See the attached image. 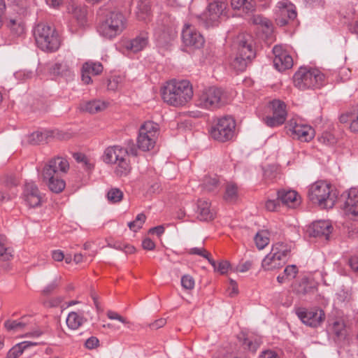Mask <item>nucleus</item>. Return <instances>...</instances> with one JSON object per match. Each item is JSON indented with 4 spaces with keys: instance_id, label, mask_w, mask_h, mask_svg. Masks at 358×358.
<instances>
[{
    "instance_id": "f257e3e1",
    "label": "nucleus",
    "mask_w": 358,
    "mask_h": 358,
    "mask_svg": "<svg viewBox=\"0 0 358 358\" xmlns=\"http://www.w3.org/2000/svg\"><path fill=\"white\" fill-rule=\"evenodd\" d=\"M165 102L173 106L185 105L193 96V89L187 80H171L166 83L162 92Z\"/></svg>"
},
{
    "instance_id": "f03ea898",
    "label": "nucleus",
    "mask_w": 358,
    "mask_h": 358,
    "mask_svg": "<svg viewBox=\"0 0 358 358\" xmlns=\"http://www.w3.org/2000/svg\"><path fill=\"white\" fill-rule=\"evenodd\" d=\"M33 34L38 47L43 51L55 52L61 44L59 35L57 30L45 23L36 24Z\"/></svg>"
},
{
    "instance_id": "7ed1b4c3",
    "label": "nucleus",
    "mask_w": 358,
    "mask_h": 358,
    "mask_svg": "<svg viewBox=\"0 0 358 358\" xmlns=\"http://www.w3.org/2000/svg\"><path fill=\"white\" fill-rule=\"evenodd\" d=\"M308 196L313 203L324 209L332 208L336 201L331 185L323 180L317 181L309 187Z\"/></svg>"
},
{
    "instance_id": "20e7f679",
    "label": "nucleus",
    "mask_w": 358,
    "mask_h": 358,
    "mask_svg": "<svg viewBox=\"0 0 358 358\" xmlns=\"http://www.w3.org/2000/svg\"><path fill=\"white\" fill-rule=\"evenodd\" d=\"M255 55L251 36H238L237 38V53L231 65L236 71H244L248 64L255 57Z\"/></svg>"
},
{
    "instance_id": "39448f33",
    "label": "nucleus",
    "mask_w": 358,
    "mask_h": 358,
    "mask_svg": "<svg viewBox=\"0 0 358 358\" xmlns=\"http://www.w3.org/2000/svg\"><path fill=\"white\" fill-rule=\"evenodd\" d=\"M126 26L124 15L120 11L113 10L106 14L98 27V31L103 37L113 39L120 35Z\"/></svg>"
},
{
    "instance_id": "423d86ee",
    "label": "nucleus",
    "mask_w": 358,
    "mask_h": 358,
    "mask_svg": "<svg viewBox=\"0 0 358 358\" xmlns=\"http://www.w3.org/2000/svg\"><path fill=\"white\" fill-rule=\"evenodd\" d=\"M295 87L301 90L320 88L324 85L325 76L317 69L301 67L294 75Z\"/></svg>"
},
{
    "instance_id": "0eeeda50",
    "label": "nucleus",
    "mask_w": 358,
    "mask_h": 358,
    "mask_svg": "<svg viewBox=\"0 0 358 358\" xmlns=\"http://www.w3.org/2000/svg\"><path fill=\"white\" fill-rule=\"evenodd\" d=\"M228 4L227 0H213L199 16L201 24L206 28L218 26L222 17L228 15Z\"/></svg>"
},
{
    "instance_id": "6e6552de",
    "label": "nucleus",
    "mask_w": 358,
    "mask_h": 358,
    "mask_svg": "<svg viewBox=\"0 0 358 358\" xmlns=\"http://www.w3.org/2000/svg\"><path fill=\"white\" fill-rule=\"evenodd\" d=\"M103 162L107 164H115L117 176H126L130 170L129 161L127 159V150L119 145L107 148L103 156Z\"/></svg>"
},
{
    "instance_id": "1a4fd4ad",
    "label": "nucleus",
    "mask_w": 358,
    "mask_h": 358,
    "mask_svg": "<svg viewBox=\"0 0 358 358\" xmlns=\"http://www.w3.org/2000/svg\"><path fill=\"white\" fill-rule=\"evenodd\" d=\"M224 92L222 88L210 87L203 89L196 100V106L204 109L214 110L226 103Z\"/></svg>"
},
{
    "instance_id": "9d476101",
    "label": "nucleus",
    "mask_w": 358,
    "mask_h": 358,
    "mask_svg": "<svg viewBox=\"0 0 358 358\" xmlns=\"http://www.w3.org/2000/svg\"><path fill=\"white\" fill-rule=\"evenodd\" d=\"M235 129V120L227 115L218 118L211 126L209 132L213 139L224 143L233 138Z\"/></svg>"
},
{
    "instance_id": "9b49d317",
    "label": "nucleus",
    "mask_w": 358,
    "mask_h": 358,
    "mask_svg": "<svg viewBox=\"0 0 358 358\" xmlns=\"http://www.w3.org/2000/svg\"><path fill=\"white\" fill-rule=\"evenodd\" d=\"M266 109L269 114L264 117L262 120L267 127L273 128L285 123L287 113L283 101L273 99L268 103Z\"/></svg>"
},
{
    "instance_id": "f8f14e48",
    "label": "nucleus",
    "mask_w": 358,
    "mask_h": 358,
    "mask_svg": "<svg viewBox=\"0 0 358 358\" xmlns=\"http://www.w3.org/2000/svg\"><path fill=\"white\" fill-rule=\"evenodd\" d=\"M159 135V127L153 122H146L139 129L137 138L138 148L142 151L152 150Z\"/></svg>"
},
{
    "instance_id": "ddd939ff",
    "label": "nucleus",
    "mask_w": 358,
    "mask_h": 358,
    "mask_svg": "<svg viewBox=\"0 0 358 358\" xmlns=\"http://www.w3.org/2000/svg\"><path fill=\"white\" fill-rule=\"evenodd\" d=\"M275 15L278 26L284 27L293 23L297 16L296 7L289 1L282 0L275 6Z\"/></svg>"
},
{
    "instance_id": "4468645a",
    "label": "nucleus",
    "mask_w": 358,
    "mask_h": 358,
    "mask_svg": "<svg viewBox=\"0 0 358 358\" xmlns=\"http://www.w3.org/2000/svg\"><path fill=\"white\" fill-rule=\"evenodd\" d=\"M286 128L293 138L303 142H309L315 136V130L312 127L298 124L294 120H290Z\"/></svg>"
},
{
    "instance_id": "2eb2a0df",
    "label": "nucleus",
    "mask_w": 358,
    "mask_h": 358,
    "mask_svg": "<svg viewBox=\"0 0 358 358\" xmlns=\"http://www.w3.org/2000/svg\"><path fill=\"white\" fill-rule=\"evenodd\" d=\"M181 35L182 43L187 48L199 49L205 43L203 36L189 24H185Z\"/></svg>"
},
{
    "instance_id": "dca6fc26",
    "label": "nucleus",
    "mask_w": 358,
    "mask_h": 358,
    "mask_svg": "<svg viewBox=\"0 0 358 358\" xmlns=\"http://www.w3.org/2000/svg\"><path fill=\"white\" fill-rule=\"evenodd\" d=\"M296 314L303 324L311 327L320 326L325 317V314L321 309L308 310L300 308L296 310Z\"/></svg>"
},
{
    "instance_id": "f3484780",
    "label": "nucleus",
    "mask_w": 358,
    "mask_h": 358,
    "mask_svg": "<svg viewBox=\"0 0 358 358\" xmlns=\"http://www.w3.org/2000/svg\"><path fill=\"white\" fill-rule=\"evenodd\" d=\"M69 169V164L65 158L55 157L43 167L42 176L43 177H50V175L62 176L67 173Z\"/></svg>"
},
{
    "instance_id": "a211bd4d",
    "label": "nucleus",
    "mask_w": 358,
    "mask_h": 358,
    "mask_svg": "<svg viewBox=\"0 0 358 358\" xmlns=\"http://www.w3.org/2000/svg\"><path fill=\"white\" fill-rule=\"evenodd\" d=\"M274 55L273 65L278 71H283L292 68L293 59L282 45H276L273 48Z\"/></svg>"
},
{
    "instance_id": "6ab92c4d",
    "label": "nucleus",
    "mask_w": 358,
    "mask_h": 358,
    "mask_svg": "<svg viewBox=\"0 0 358 358\" xmlns=\"http://www.w3.org/2000/svg\"><path fill=\"white\" fill-rule=\"evenodd\" d=\"M23 199L26 204L30 208H36L41 204L42 194L35 182H26L23 191Z\"/></svg>"
},
{
    "instance_id": "aec40b11",
    "label": "nucleus",
    "mask_w": 358,
    "mask_h": 358,
    "mask_svg": "<svg viewBox=\"0 0 358 358\" xmlns=\"http://www.w3.org/2000/svg\"><path fill=\"white\" fill-rule=\"evenodd\" d=\"M332 230L333 227L329 221L318 220L309 227L308 233L310 236L327 241Z\"/></svg>"
},
{
    "instance_id": "412c9836",
    "label": "nucleus",
    "mask_w": 358,
    "mask_h": 358,
    "mask_svg": "<svg viewBox=\"0 0 358 358\" xmlns=\"http://www.w3.org/2000/svg\"><path fill=\"white\" fill-rule=\"evenodd\" d=\"M103 70V65L99 62L87 61L83 64L81 69V79L85 84L92 83L91 76H98Z\"/></svg>"
},
{
    "instance_id": "4be33fe9",
    "label": "nucleus",
    "mask_w": 358,
    "mask_h": 358,
    "mask_svg": "<svg viewBox=\"0 0 358 358\" xmlns=\"http://www.w3.org/2000/svg\"><path fill=\"white\" fill-rule=\"evenodd\" d=\"M345 197L343 208L348 214H350L358 219V190L355 188L350 189Z\"/></svg>"
},
{
    "instance_id": "5701e85b",
    "label": "nucleus",
    "mask_w": 358,
    "mask_h": 358,
    "mask_svg": "<svg viewBox=\"0 0 358 358\" xmlns=\"http://www.w3.org/2000/svg\"><path fill=\"white\" fill-rule=\"evenodd\" d=\"M148 44V33L141 31L134 38L126 45V48L133 52L143 50Z\"/></svg>"
},
{
    "instance_id": "b1692460",
    "label": "nucleus",
    "mask_w": 358,
    "mask_h": 358,
    "mask_svg": "<svg viewBox=\"0 0 358 358\" xmlns=\"http://www.w3.org/2000/svg\"><path fill=\"white\" fill-rule=\"evenodd\" d=\"M50 72L54 76L64 77L66 79H71L73 76L71 68L66 61L54 64L50 69Z\"/></svg>"
},
{
    "instance_id": "393cba45",
    "label": "nucleus",
    "mask_w": 358,
    "mask_h": 358,
    "mask_svg": "<svg viewBox=\"0 0 358 358\" xmlns=\"http://www.w3.org/2000/svg\"><path fill=\"white\" fill-rule=\"evenodd\" d=\"M210 203L208 201L199 199L197 201V217L201 221H210L214 218V214L210 208Z\"/></svg>"
},
{
    "instance_id": "a878e982",
    "label": "nucleus",
    "mask_w": 358,
    "mask_h": 358,
    "mask_svg": "<svg viewBox=\"0 0 358 358\" xmlns=\"http://www.w3.org/2000/svg\"><path fill=\"white\" fill-rule=\"evenodd\" d=\"M278 199L289 207H295L299 203L298 194L294 190L280 189L277 192Z\"/></svg>"
},
{
    "instance_id": "bb28decb",
    "label": "nucleus",
    "mask_w": 358,
    "mask_h": 358,
    "mask_svg": "<svg viewBox=\"0 0 358 358\" xmlns=\"http://www.w3.org/2000/svg\"><path fill=\"white\" fill-rule=\"evenodd\" d=\"M230 5L234 10H238L245 14L252 13L255 10V0H231Z\"/></svg>"
},
{
    "instance_id": "cd10ccee",
    "label": "nucleus",
    "mask_w": 358,
    "mask_h": 358,
    "mask_svg": "<svg viewBox=\"0 0 358 358\" xmlns=\"http://www.w3.org/2000/svg\"><path fill=\"white\" fill-rule=\"evenodd\" d=\"M285 264L284 260L275 255L271 251L264 258L262 262V267L267 271L280 268Z\"/></svg>"
},
{
    "instance_id": "c85d7f7f",
    "label": "nucleus",
    "mask_w": 358,
    "mask_h": 358,
    "mask_svg": "<svg viewBox=\"0 0 358 358\" xmlns=\"http://www.w3.org/2000/svg\"><path fill=\"white\" fill-rule=\"evenodd\" d=\"M329 331L339 340L345 339L348 335V329L344 321L336 319L329 323Z\"/></svg>"
},
{
    "instance_id": "c756f323",
    "label": "nucleus",
    "mask_w": 358,
    "mask_h": 358,
    "mask_svg": "<svg viewBox=\"0 0 358 358\" xmlns=\"http://www.w3.org/2000/svg\"><path fill=\"white\" fill-rule=\"evenodd\" d=\"M62 177V176L50 175V177H43V178L46 182L50 191L59 193L64 190L66 186L65 181Z\"/></svg>"
},
{
    "instance_id": "7c9ffc66",
    "label": "nucleus",
    "mask_w": 358,
    "mask_h": 358,
    "mask_svg": "<svg viewBox=\"0 0 358 358\" xmlns=\"http://www.w3.org/2000/svg\"><path fill=\"white\" fill-rule=\"evenodd\" d=\"M294 289L297 294L305 296L313 294L316 290V287L307 278H303L299 283L294 285Z\"/></svg>"
},
{
    "instance_id": "2f4dec72",
    "label": "nucleus",
    "mask_w": 358,
    "mask_h": 358,
    "mask_svg": "<svg viewBox=\"0 0 358 358\" xmlns=\"http://www.w3.org/2000/svg\"><path fill=\"white\" fill-rule=\"evenodd\" d=\"M292 250V245L283 242H278L273 245L271 252L277 257H280L286 263L287 257Z\"/></svg>"
},
{
    "instance_id": "473e14b6",
    "label": "nucleus",
    "mask_w": 358,
    "mask_h": 358,
    "mask_svg": "<svg viewBox=\"0 0 358 358\" xmlns=\"http://www.w3.org/2000/svg\"><path fill=\"white\" fill-rule=\"evenodd\" d=\"M13 257V250L9 245L7 238L0 235V259L1 261H10Z\"/></svg>"
},
{
    "instance_id": "72a5a7b5",
    "label": "nucleus",
    "mask_w": 358,
    "mask_h": 358,
    "mask_svg": "<svg viewBox=\"0 0 358 358\" xmlns=\"http://www.w3.org/2000/svg\"><path fill=\"white\" fill-rule=\"evenodd\" d=\"M54 133L52 131L49 130H41L36 131L31 134L28 136V141L31 144H40L41 143L47 141L48 138L52 137Z\"/></svg>"
},
{
    "instance_id": "f704fd0d",
    "label": "nucleus",
    "mask_w": 358,
    "mask_h": 358,
    "mask_svg": "<svg viewBox=\"0 0 358 358\" xmlns=\"http://www.w3.org/2000/svg\"><path fill=\"white\" fill-rule=\"evenodd\" d=\"M38 343L31 341H23L13 346L8 352L6 358H18L24 350L29 347L35 346Z\"/></svg>"
},
{
    "instance_id": "c9c22d12",
    "label": "nucleus",
    "mask_w": 358,
    "mask_h": 358,
    "mask_svg": "<svg viewBox=\"0 0 358 358\" xmlns=\"http://www.w3.org/2000/svg\"><path fill=\"white\" fill-rule=\"evenodd\" d=\"M108 106V103L100 100H92L86 102L81 108L90 113H96L105 110Z\"/></svg>"
},
{
    "instance_id": "e433bc0d",
    "label": "nucleus",
    "mask_w": 358,
    "mask_h": 358,
    "mask_svg": "<svg viewBox=\"0 0 358 358\" xmlns=\"http://www.w3.org/2000/svg\"><path fill=\"white\" fill-rule=\"evenodd\" d=\"M86 319L81 315L78 314L76 312H71L69 313L66 318V324L71 329H78L85 322Z\"/></svg>"
},
{
    "instance_id": "4c0bfd02",
    "label": "nucleus",
    "mask_w": 358,
    "mask_h": 358,
    "mask_svg": "<svg viewBox=\"0 0 358 358\" xmlns=\"http://www.w3.org/2000/svg\"><path fill=\"white\" fill-rule=\"evenodd\" d=\"M136 16L139 20H146L150 15V5L148 0H140L136 7Z\"/></svg>"
},
{
    "instance_id": "58836bf2",
    "label": "nucleus",
    "mask_w": 358,
    "mask_h": 358,
    "mask_svg": "<svg viewBox=\"0 0 358 358\" xmlns=\"http://www.w3.org/2000/svg\"><path fill=\"white\" fill-rule=\"evenodd\" d=\"M27 324V317L24 316L20 320H6L4 327L9 331L17 332L23 329Z\"/></svg>"
},
{
    "instance_id": "ea45409f",
    "label": "nucleus",
    "mask_w": 358,
    "mask_h": 358,
    "mask_svg": "<svg viewBox=\"0 0 358 358\" xmlns=\"http://www.w3.org/2000/svg\"><path fill=\"white\" fill-rule=\"evenodd\" d=\"M220 182L216 176L205 178L203 183V188L205 191L215 194L218 192Z\"/></svg>"
},
{
    "instance_id": "a19ab883",
    "label": "nucleus",
    "mask_w": 358,
    "mask_h": 358,
    "mask_svg": "<svg viewBox=\"0 0 358 358\" xmlns=\"http://www.w3.org/2000/svg\"><path fill=\"white\" fill-rule=\"evenodd\" d=\"M238 197V187L234 183H228L226 185L224 199L226 201L235 202Z\"/></svg>"
},
{
    "instance_id": "79ce46f5",
    "label": "nucleus",
    "mask_w": 358,
    "mask_h": 358,
    "mask_svg": "<svg viewBox=\"0 0 358 358\" xmlns=\"http://www.w3.org/2000/svg\"><path fill=\"white\" fill-rule=\"evenodd\" d=\"M268 233L267 231H260L255 236V242L259 250L264 249L269 243Z\"/></svg>"
},
{
    "instance_id": "37998d69",
    "label": "nucleus",
    "mask_w": 358,
    "mask_h": 358,
    "mask_svg": "<svg viewBox=\"0 0 358 358\" xmlns=\"http://www.w3.org/2000/svg\"><path fill=\"white\" fill-rule=\"evenodd\" d=\"M8 27L11 32L16 36H20L24 31V24L14 19H10L8 22Z\"/></svg>"
},
{
    "instance_id": "c03bdc74",
    "label": "nucleus",
    "mask_w": 358,
    "mask_h": 358,
    "mask_svg": "<svg viewBox=\"0 0 358 358\" xmlns=\"http://www.w3.org/2000/svg\"><path fill=\"white\" fill-rule=\"evenodd\" d=\"M106 196L109 202L116 203L122 201L123 192L119 188L113 187L108 190Z\"/></svg>"
},
{
    "instance_id": "a18cd8bd",
    "label": "nucleus",
    "mask_w": 358,
    "mask_h": 358,
    "mask_svg": "<svg viewBox=\"0 0 358 358\" xmlns=\"http://www.w3.org/2000/svg\"><path fill=\"white\" fill-rule=\"evenodd\" d=\"M146 220L145 214L140 213L136 217L135 220L128 223L129 228L133 231H137L138 229L142 228L143 223Z\"/></svg>"
},
{
    "instance_id": "49530a36",
    "label": "nucleus",
    "mask_w": 358,
    "mask_h": 358,
    "mask_svg": "<svg viewBox=\"0 0 358 358\" xmlns=\"http://www.w3.org/2000/svg\"><path fill=\"white\" fill-rule=\"evenodd\" d=\"M318 141L326 145H333L336 143V138L332 133L324 131L318 138Z\"/></svg>"
},
{
    "instance_id": "de8ad7c7",
    "label": "nucleus",
    "mask_w": 358,
    "mask_h": 358,
    "mask_svg": "<svg viewBox=\"0 0 358 358\" xmlns=\"http://www.w3.org/2000/svg\"><path fill=\"white\" fill-rule=\"evenodd\" d=\"M350 129L352 131L358 133V106H356L350 115Z\"/></svg>"
},
{
    "instance_id": "09e8293b",
    "label": "nucleus",
    "mask_w": 358,
    "mask_h": 358,
    "mask_svg": "<svg viewBox=\"0 0 358 358\" xmlns=\"http://www.w3.org/2000/svg\"><path fill=\"white\" fill-rule=\"evenodd\" d=\"M73 17L76 18L78 23L83 26L86 22V10L79 7H76L73 11Z\"/></svg>"
},
{
    "instance_id": "8fccbe9b",
    "label": "nucleus",
    "mask_w": 358,
    "mask_h": 358,
    "mask_svg": "<svg viewBox=\"0 0 358 358\" xmlns=\"http://www.w3.org/2000/svg\"><path fill=\"white\" fill-rule=\"evenodd\" d=\"M73 157L77 162L83 163L86 169L90 170L93 168L92 164L90 162L85 155L80 152H75L73 153Z\"/></svg>"
},
{
    "instance_id": "3c124183",
    "label": "nucleus",
    "mask_w": 358,
    "mask_h": 358,
    "mask_svg": "<svg viewBox=\"0 0 358 358\" xmlns=\"http://www.w3.org/2000/svg\"><path fill=\"white\" fill-rule=\"evenodd\" d=\"M60 278H55L50 283L46 285L42 290L43 296L51 294L59 285Z\"/></svg>"
},
{
    "instance_id": "603ef678",
    "label": "nucleus",
    "mask_w": 358,
    "mask_h": 358,
    "mask_svg": "<svg viewBox=\"0 0 358 358\" xmlns=\"http://www.w3.org/2000/svg\"><path fill=\"white\" fill-rule=\"evenodd\" d=\"M299 272L298 268L296 265L292 264L288 265L284 270L283 274L289 280L295 278Z\"/></svg>"
},
{
    "instance_id": "864d4df0",
    "label": "nucleus",
    "mask_w": 358,
    "mask_h": 358,
    "mask_svg": "<svg viewBox=\"0 0 358 358\" xmlns=\"http://www.w3.org/2000/svg\"><path fill=\"white\" fill-rule=\"evenodd\" d=\"M194 280L189 275H184L181 278V285L185 289H192L194 287Z\"/></svg>"
},
{
    "instance_id": "5fc2aeb1",
    "label": "nucleus",
    "mask_w": 358,
    "mask_h": 358,
    "mask_svg": "<svg viewBox=\"0 0 358 358\" xmlns=\"http://www.w3.org/2000/svg\"><path fill=\"white\" fill-rule=\"evenodd\" d=\"M252 22L255 24H261L268 28L271 23L269 20L260 15H254L252 18Z\"/></svg>"
},
{
    "instance_id": "6e6d98bb",
    "label": "nucleus",
    "mask_w": 358,
    "mask_h": 358,
    "mask_svg": "<svg viewBox=\"0 0 358 358\" xmlns=\"http://www.w3.org/2000/svg\"><path fill=\"white\" fill-rule=\"evenodd\" d=\"M243 346L245 349L255 352L259 348V343L257 341H253L250 340L248 338H246L243 340Z\"/></svg>"
},
{
    "instance_id": "4d7b16f0",
    "label": "nucleus",
    "mask_w": 358,
    "mask_h": 358,
    "mask_svg": "<svg viewBox=\"0 0 358 358\" xmlns=\"http://www.w3.org/2000/svg\"><path fill=\"white\" fill-rule=\"evenodd\" d=\"M120 82L121 78L120 77H112L109 78L108 80V89L112 91L116 90Z\"/></svg>"
},
{
    "instance_id": "13d9d810",
    "label": "nucleus",
    "mask_w": 358,
    "mask_h": 358,
    "mask_svg": "<svg viewBox=\"0 0 358 358\" xmlns=\"http://www.w3.org/2000/svg\"><path fill=\"white\" fill-rule=\"evenodd\" d=\"M107 317L110 320H117L122 322V324H128L129 322L127 320L126 318L123 317L120 315H119L117 313L113 311V310H108L106 313Z\"/></svg>"
},
{
    "instance_id": "bf43d9fd",
    "label": "nucleus",
    "mask_w": 358,
    "mask_h": 358,
    "mask_svg": "<svg viewBox=\"0 0 358 358\" xmlns=\"http://www.w3.org/2000/svg\"><path fill=\"white\" fill-rule=\"evenodd\" d=\"M188 253L189 255H196L204 258H208L209 253L203 248H191Z\"/></svg>"
},
{
    "instance_id": "052dcab7",
    "label": "nucleus",
    "mask_w": 358,
    "mask_h": 358,
    "mask_svg": "<svg viewBox=\"0 0 358 358\" xmlns=\"http://www.w3.org/2000/svg\"><path fill=\"white\" fill-rule=\"evenodd\" d=\"M127 150V156L128 155H131L133 156L138 155V148L136 147L134 141L129 140L127 143V148H124Z\"/></svg>"
},
{
    "instance_id": "680f3d73",
    "label": "nucleus",
    "mask_w": 358,
    "mask_h": 358,
    "mask_svg": "<svg viewBox=\"0 0 358 358\" xmlns=\"http://www.w3.org/2000/svg\"><path fill=\"white\" fill-rule=\"evenodd\" d=\"M99 341L96 337L91 336L87 339L85 345L87 349L92 350L99 345Z\"/></svg>"
},
{
    "instance_id": "e2e57ef3",
    "label": "nucleus",
    "mask_w": 358,
    "mask_h": 358,
    "mask_svg": "<svg viewBox=\"0 0 358 358\" xmlns=\"http://www.w3.org/2000/svg\"><path fill=\"white\" fill-rule=\"evenodd\" d=\"M229 263L227 261H221L217 264V269L215 271L220 272L221 274L227 273L229 268Z\"/></svg>"
},
{
    "instance_id": "0e129e2a",
    "label": "nucleus",
    "mask_w": 358,
    "mask_h": 358,
    "mask_svg": "<svg viewBox=\"0 0 358 358\" xmlns=\"http://www.w3.org/2000/svg\"><path fill=\"white\" fill-rule=\"evenodd\" d=\"M280 201L278 198L277 199H268L266 202L265 207L269 211H274L279 206Z\"/></svg>"
},
{
    "instance_id": "69168bd1",
    "label": "nucleus",
    "mask_w": 358,
    "mask_h": 358,
    "mask_svg": "<svg viewBox=\"0 0 358 358\" xmlns=\"http://www.w3.org/2000/svg\"><path fill=\"white\" fill-rule=\"evenodd\" d=\"M142 247L147 250H152L155 248V243L150 238H146L142 242Z\"/></svg>"
},
{
    "instance_id": "338daca9",
    "label": "nucleus",
    "mask_w": 358,
    "mask_h": 358,
    "mask_svg": "<svg viewBox=\"0 0 358 358\" xmlns=\"http://www.w3.org/2000/svg\"><path fill=\"white\" fill-rule=\"evenodd\" d=\"M259 358H280L278 355L273 350H268L263 351Z\"/></svg>"
},
{
    "instance_id": "774afa93",
    "label": "nucleus",
    "mask_w": 358,
    "mask_h": 358,
    "mask_svg": "<svg viewBox=\"0 0 358 358\" xmlns=\"http://www.w3.org/2000/svg\"><path fill=\"white\" fill-rule=\"evenodd\" d=\"M348 263L351 269L358 275V258L357 257H352L350 258Z\"/></svg>"
}]
</instances>
